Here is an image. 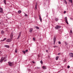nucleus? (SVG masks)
Instances as JSON below:
<instances>
[{
    "label": "nucleus",
    "instance_id": "1",
    "mask_svg": "<svg viewBox=\"0 0 73 73\" xmlns=\"http://www.w3.org/2000/svg\"><path fill=\"white\" fill-rule=\"evenodd\" d=\"M6 57H4V58H3V57H2L1 60H0V62H3V61L4 60H5V59H6Z\"/></svg>",
    "mask_w": 73,
    "mask_h": 73
},
{
    "label": "nucleus",
    "instance_id": "2",
    "mask_svg": "<svg viewBox=\"0 0 73 73\" xmlns=\"http://www.w3.org/2000/svg\"><path fill=\"white\" fill-rule=\"evenodd\" d=\"M8 63L9 64V66H13V63L11 62H8Z\"/></svg>",
    "mask_w": 73,
    "mask_h": 73
},
{
    "label": "nucleus",
    "instance_id": "3",
    "mask_svg": "<svg viewBox=\"0 0 73 73\" xmlns=\"http://www.w3.org/2000/svg\"><path fill=\"white\" fill-rule=\"evenodd\" d=\"M65 21L66 23L68 25L69 24V23H68V18H67V17H65Z\"/></svg>",
    "mask_w": 73,
    "mask_h": 73
},
{
    "label": "nucleus",
    "instance_id": "4",
    "mask_svg": "<svg viewBox=\"0 0 73 73\" xmlns=\"http://www.w3.org/2000/svg\"><path fill=\"white\" fill-rule=\"evenodd\" d=\"M11 41H12V39H10V38L6 40V41L7 42H11Z\"/></svg>",
    "mask_w": 73,
    "mask_h": 73
},
{
    "label": "nucleus",
    "instance_id": "5",
    "mask_svg": "<svg viewBox=\"0 0 73 73\" xmlns=\"http://www.w3.org/2000/svg\"><path fill=\"white\" fill-rule=\"evenodd\" d=\"M61 28V26H56L55 27V28L56 29H60Z\"/></svg>",
    "mask_w": 73,
    "mask_h": 73
},
{
    "label": "nucleus",
    "instance_id": "6",
    "mask_svg": "<svg viewBox=\"0 0 73 73\" xmlns=\"http://www.w3.org/2000/svg\"><path fill=\"white\" fill-rule=\"evenodd\" d=\"M54 45L55 44V42H56V36H55L54 37Z\"/></svg>",
    "mask_w": 73,
    "mask_h": 73
},
{
    "label": "nucleus",
    "instance_id": "7",
    "mask_svg": "<svg viewBox=\"0 0 73 73\" xmlns=\"http://www.w3.org/2000/svg\"><path fill=\"white\" fill-rule=\"evenodd\" d=\"M20 37H21V32L19 33V35L18 38H17V39H19V38H20Z\"/></svg>",
    "mask_w": 73,
    "mask_h": 73
},
{
    "label": "nucleus",
    "instance_id": "8",
    "mask_svg": "<svg viewBox=\"0 0 73 73\" xmlns=\"http://www.w3.org/2000/svg\"><path fill=\"white\" fill-rule=\"evenodd\" d=\"M70 56L71 57H73V53H70L69 54Z\"/></svg>",
    "mask_w": 73,
    "mask_h": 73
},
{
    "label": "nucleus",
    "instance_id": "9",
    "mask_svg": "<svg viewBox=\"0 0 73 73\" xmlns=\"http://www.w3.org/2000/svg\"><path fill=\"white\" fill-rule=\"evenodd\" d=\"M30 33H32V31H33V29H32V28H31V29H30Z\"/></svg>",
    "mask_w": 73,
    "mask_h": 73
},
{
    "label": "nucleus",
    "instance_id": "10",
    "mask_svg": "<svg viewBox=\"0 0 73 73\" xmlns=\"http://www.w3.org/2000/svg\"><path fill=\"white\" fill-rule=\"evenodd\" d=\"M0 12L1 13H3V9L1 8H0Z\"/></svg>",
    "mask_w": 73,
    "mask_h": 73
},
{
    "label": "nucleus",
    "instance_id": "11",
    "mask_svg": "<svg viewBox=\"0 0 73 73\" xmlns=\"http://www.w3.org/2000/svg\"><path fill=\"white\" fill-rule=\"evenodd\" d=\"M13 34H11V39H12V38H13Z\"/></svg>",
    "mask_w": 73,
    "mask_h": 73
},
{
    "label": "nucleus",
    "instance_id": "12",
    "mask_svg": "<svg viewBox=\"0 0 73 73\" xmlns=\"http://www.w3.org/2000/svg\"><path fill=\"white\" fill-rule=\"evenodd\" d=\"M39 19L40 21V22H42V19H41V17H40V15H39Z\"/></svg>",
    "mask_w": 73,
    "mask_h": 73
},
{
    "label": "nucleus",
    "instance_id": "13",
    "mask_svg": "<svg viewBox=\"0 0 73 73\" xmlns=\"http://www.w3.org/2000/svg\"><path fill=\"white\" fill-rule=\"evenodd\" d=\"M37 3H36V5H35V8L36 9H37Z\"/></svg>",
    "mask_w": 73,
    "mask_h": 73
},
{
    "label": "nucleus",
    "instance_id": "14",
    "mask_svg": "<svg viewBox=\"0 0 73 73\" xmlns=\"http://www.w3.org/2000/svg\"><path fill=\"white\" fill-rule=\"evenodd\" d=\"M55 21H57L58 20V18H55Z\"/></svg>",
    "mask_w": 73,
    "mask_h": 73
},
{
    "label": "nucleus",
    "instance_id": "15",
    "mask_svg": "<svg viewBox=\"0 0 73 73\" xmlns=\"http://www.w3.org/2000/svg\"><path fill=\"white\" fill-rule=\"evenodd\" d=\"M5 47H6L7 48H9V46L8 45H5Z\"/></svg>",
    "mask_w": 73,
    "mask_h": 73
},
{
    "label": "nucleus",
    "instance_id": "16",
    "mask_svg": "<svg viewBox=\"0 0 73 73\" xmlns=\"http://www.w3.org/2000/svg\"><path fill=\"white\" fill-rule=\"evenodd\" d=\"M56 60H58V56H56Z\"/></svg>",
    "mask_w": 73,
    "mask_h": 73
},
{
    "label": "nucleus",
    "instance_id": "17",
    "mask_svg": "<svg viewBox=\"0 0 73 73\" xmlns=\"http://www.w3.org/2000/svg\"><path fill=\"white\" fill-rule=\"evenodd\" d=\"M43 69H46V67L45 66H43L42 67Z\"/></svg>",
    "mask_w": 73,
    "mask_h": 73
},
{
    "label": "nucleus",
    "instance_id": "18",
    "mask_svg": "<svg viewBox=\"0 0 73 73\" xmlns=\"http://www.w3.org/2000/svg\"><path fill=\"white\" fill-rule=\"evenodd\" d=\"M18 13H20L21 12V11L19 10L18 11Z\"/></svg>",
    "mask_w": 73,
    "mask_h": 73
},
{
    "label": "nucleus",
    "instance_id": "19",
    "mask_svg": "<svg viewBox=\"0 0 73 73\" xmlns=\"http://www.w3.org/2000/svg\"><path fill=\"white\" fill-rule=\"evenodd\" d=\"M6 0H4V3L5 4H6Z\"/></svg>",
    "mask_w": 73,
    "mask_h": 73
},
{
    "label": "nucleus",
    "instance_id": "20",
    "mask_svg": "<svg viewBox=\"0 0 73 73\" xmlns=\"http://www.w3.org/2000/svg\"><path fill=\"white\" fill-rule=\"evenodd\" d=\"M36 28L37 29H39V27H38L36 26Z\"/></svg>",
    "mask_w": 73,
    "mask_h": 73
},
{
    "label": "nucleus",
    "instance_id": "21",
    "mask_svg": "<svg viewBox=\"0 0 73 73\" xmlns=\"http://www.w3.org/2000/svg\"><path fill=\"white\" fill-rule=\"evenodd\" d=\"M22 52H23L24 54H25V51H23Z\"/></svg>",
    "mask_w": 73,
    "mask_h": 73
},
{
    "label": "nucleus",
    "instance_id": "22",
    "mask_svg": "<svg viewBox=\"0 0 73 73\" xmlns=\"http://www.w3.org/2000/svg\"><path fill=\"white\" fill-rule=\"evenodd\" d=\"M6 39H7V38H5L3 40V41H5V40H6Z\"/></svg>",
    "mask_w": 73,
    "mask_h": 73
},
{
    "label": "nucleus",
    "instance_id": "23",
    "mask_svg": "<svg viewBox=\"0 0 73 73\" xmlns=\"http://www.w3.org/2000/svg\"><path fill=\"white\" fill-rule=\"evenodd\" d=\"M64 3H65V4H67V2H66V1L64 0Z\"/></svg>",
    "mask_w": 73,
    "mask_h": 73
},
{
    "label": "nucleus",
    "instance_id": "24",
    "mask_svg": "<svg viewBox=\"0 0 73 73\" xmlns=\"http://www.w3.org/2000/svg\"><path fill=\"white\" fill-rule=\"evenodd\" d=\"M1 33L2 34H3L4 31H2L1 32Z\"/></svg>",
    "mask_w": 73,
    "mask_h": 73
},
{
    "label": "nucleus",
    "instance_id": "25",
    "mask_svg": "<svg viewBox=\"0 0 73 73\" xmlns=\"http://www.w3.org/2000/svg\"><path fill=\"white\" fill-rule=\"evenodd\" d=\"M15 53H17V49H16L15 51Z\"/></svg>",
    "mask_w": 73,
    "mask_h": 73
},
{
    "label": "nucleus",
    "instance_id": "26",
    "mask_svg": "<svg viewBox=\"0 0 73 73\" xmlns=\"http://www.w3.org/2000/svg\"><path fill=\"white\" fill-rule=\"evenodd\" d=\"M69 1L70 2H71V3H72V0H69Z\"/></svg>",
    "mask_w": 73,
    "mask_h": 73
},
{
    "label": "nucleus",
    "instance_id": "27",
    "mask_svg": "<svg viewBox=\"0 0 73 73\" xmlns=\"http://www.w3.org/2000/svg\"><path fill=\"white\" fill-rule=\"evenodd\" d=\"M70 33H72V30L70 31Z\"/></svg>",
    "mask_w": 73,
    "mask_h": 73
},
{
    "label": "nucleus",
    "instance_id": "28",
    "mask_svg": "<svg viewBox=\"0 0 73 73\" xmlns=\"http://www.w3.org/2000/svg\"><path fill=\"white\" fill-rule=\"evenodd\" d=\"M40 63H41L42 64H43V63L42 62V60H41Z\"/></svg>",
    "mask_w": 73,
    "mask_h": 73
},
{
    "label": "nucleus",
    "instance_id": "29",
    "mask_svg": "<svg viewBox=\"0 0 73 73\" xmlns=\"http://www.w3.org/2000/svg\"><path fill=\"white\" fill-rule=\"evenodd\" d=\"M53 48H57V46H53Z\"/></svg>",
    "mask_w": 73,
    "mask_h": 73
},
{
    "label": "nucleus",
    "instance_id": "30",
    "mask_svg": "<svg viewBox=\"0 0 73 73\" xmlns=\"http://www.w3.org/2000/svg\"><path fill=\"white\" fill-rule=\"evenodd\" d=\"M68 69H69V68H70V66H68Z\"/></svg>",
    "mask_w": 73,
    "mask_h": 73
},
{
    "label": "nucleus",
    "instance_id": "31",
    "mask_svg": "<svg viewBox=\"0 0 73 73\" xmlns=\"http://www.w3.org/2000/svg\"><path fill=\"white\" fill-rule=\"evenodd\" d=\"M33 41H35V38H33Z\"/></svg>",
    "mask_w": 73,
    "mask_h": 73
},
{
    "label": "nucleus",
    "instance_id": "32",
    "mask_svg": "<svg viewBox=\"0 0 73 73\" xmlns=\"http://www.w3.org/2000/svg\"><path fill=\"white\" fill-rule=\"evenodd\" d=\"M28 50H25L26 52H28Z\"/></svg>",
    "mask_w": 73,
    "mask_h": 73
},
{
    "label": "nucleus",
    "instance_id": "33",
    "mask_svg": "<svg viewBox=\"0 0 73 73\" xmlns=\"http://www.w3.org/2000/svg\"><path fill=\"white\" fill-rule=\"evenodd\" d=\"M58 44H61V42H58Z\"/></svg>",
    "mask_w": 73,
    "mask_h": 73
},
{
    "label": "nucleus",
    "instance_id": "34",
    "mask_svg": "<svg viewBox=\"0 0 73 73\" xmlns=\"http://www.w3.org/2000/svg\"><path fill=\"white\" fill-rule=\"evenodd\" d=\"M66 11H64V14L66 13Z\"/></svg>",
    "mask_w": 73,
    "mask_h": 73
},
{
    "label": "nucleus",
    "instance_id": "35",
    "mask_svg": "<svg viewBox=\"0 0 73 73\" xmlns=\"http://www.w3.org/2000/svg\"><path fill=\"white\" fill-rule=\"evenodd\" d=\"M25 16H27L28 15L27 14H25Z\"/></svg>",
    "mask_w": 73,
    "mask_h": 73
},
{
    "label": "nucleus",
    "instance_id": "36",
    "mask_svg": "<svg viewBox=\"0 0 73 73\" xmlns=\"http://www.w3.org/2000/svg\"><path fill=\"white\" fill-rule=\"evenodd\" d=\"M46 52H48V50H46Z\"/></svg>",
    "mask_w": 73,
    "mask_h": 73
},
{
    "label": "nucleus",
    "instance_id": "37",
    "mask_svg": "<svg viewBox=\"0 0 73 73\" xmlns=\"http://www.w3.org/2000/svg\"><path fill=\"white\" fill-rule=\"evenodd\" d=\"M58 55H60V53H58Z\"/></svg>",
    "mask_w": 73,
    "mask_h": 73
},
{
    "label": "nucleus",
    "instance_id": "38",
    "mask_svg": "<svg viewBox=\"0 0 73 73\" xmlns=\"http://www.w3.org/2000/svg\"><path fill=\"white\" fill-rule=\"evenodd\" d=\"M32 62H33V64L35 63V62L34 61Z\"/></svg>",
    "mask_w": 73,
    "mask_h": 73
},
{
    "label": "nucleus",
    "instance_id": "39",
    "mask_svg": "<svg viewBox=\"0 0 73 73\" xmlns=\"http://www.w3.org/2000/svg\"><path fill=\"white\" fill-rule=\"evenodd\" d=\"M7 60H4V62H5V61H6Z\"/></svg>",
    "mask_w": 73,
    "mask_h": 73
},
{
    "label": "nucleus",
    "instance_id": "40",
    "mask_svg": "<svg viewBox=\"0 0 73 73\" xmlns=\"http://www.w3.org/2000/svg\"><path fill=\"white\" fill-rule=\"evenodd\" d=\"M66 61V60H65V59H64V61Z\"/></svg>",
    "mask_w": 73,
    "mask_h": 73
},
{
    "label": "nucleus",
    "instance_id": "41",
    "mask_svg": "<svg viewBox=\"0 0 73 73\" xmlns=\"http://www.w3.org/2000/svg\"><path fill=\"white\" fill-rule=\"evenodd\" d=\"M66 45H68V44H67V43H66Z\"/></svg>",
    "mask_w": 73,
    "mask_h": 73
},
{
    "label": "nucleus",
    "instance_id": "42",
    "mask_svg": "<svg viewBox=\"0 0 73 73\" xmlns=\"http://www.w3.org/2000/svg\"><path fill=\"white\" fill-rule=\"evenodd\" d=\"M38 57H40V56H39V55H38Z\"/></svg>",
    "mask_w": 73,
    "mask_h": 73
},
{
    "label": "nucleus",
    "instance_id": "43",
    "mask_svg": "<svg viewBox=\"0 0 73 73\" xmlns=\"http://www.w3.org/2000/svg\"><path fill=\"white\" fill-rule=\"evenodd\" d=\"M0 53H1V52L0 51Z\"/></svg>",
    "mask_w": 73,
    "mask_h": 73
},
{
    "label": "nucleus",
    "instance_id": "44",
    "mask_svg": "<svg viewBox=\"0 0 73 73\" xmlns=\"http://www.w3.org/2000/svg\"><path fill=\"white\" fill-rule=\"evenodd\" d=\"M50 57H49V56L48 58H50Z\"/></svg>",
    "mask_w": 73,
    "mask_h": 73
},
{
    "label": "nucleus",
    "instance_id": "45",
    "mask_svg": "<svg viewBox=\"0 0 73 73\" xmlns=\"http://www.w3.org/2000/svg\"><path fill=\"white\" fill-rule=\"evenodd\" d=\"M0 24H1V23H0Z\"/></svg>",
    "mask_w": 73,
    "mask_h": 73
}]
</instances>
